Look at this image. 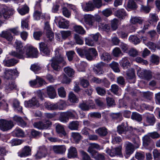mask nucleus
Here are the masks:
<instances>
[{"label":"nucleus","mask_w":160,"mask_h":160,"mask_svg":"<svg viewBox=\"0 0 160 160\" xmlns=\"http://www.w3.org/2000/svg\"><path fill=\"white\" fill-rule=\"evenodd\" d=\"M134 151V148L131 143H128L126 144L125 153L124 156L126 158H128Z\"/></svg>","instance_id":"25"},{"label":"nucleus","mask_w":160,"mask_h":160,"mask_svg":"<svg viewBox=\"0 0 160 160\" xmlns=\"http://www.w3.org/2000/svg\"><path fill=\"white\" fill-rule=\"evenodd\" d=\"M77 52L81 57L86 58L88 60H92L94 57L97 55L96 50L93 48H89L88 49L85 48H77Z\"/></svg>","instance_id":"2"},{"label":"nucleus","mask_w":160,"mask_h":160,"mask_svg":"<svg viewBox=\"0 0 160 160\" xmlns=\"http://www.w3.org/2000/svg\"><path fill=\"white\" fill-rule=\"evenodd\" d=\"M47 154V150L44 146H40L38 148L37 152L35 155V158L37 159H41L46 157Z\"/></svg>","instance_id":"14"},{"label":"nucleus","mask_w":160,"mask_h":160,"mask_svg":"<svg viewBox=\"0 0 160 160\" xmlns=\"http://www.w3.org/2000/svg\"><path fill=\"white\" fill-rule=\"evenodd\" d=\"M156 121L155 118L152 114L147 113L146 115V122L148 125L153 126Z\"/></svg>","instance_id":"23"},{"label":"nucleus","mask_w":160,"mask_h":160,"mask_svg":"<svg viewBox=\"0 0 160 160\" xmlns=\"http://www.w3.org/2000/svg\"><path fill=\"white\" fill-rule=\"evenodd\" d=\"M81 156L82 160H90V157L88 153L83 151H81Z\"/></svg>","instance_id":"64"},{"label":"nucleus","mask_w":160,"mask_h":160,"mask_svg":"<svg viewBox=\"0 0 160 160\" xmlns=\"http://www.w3.org/2000/svg\"><path fill=\"white\" fill-rule=\"evenodd\" d=\"M114 14L115 16L121 19H124L128 16V14L123 8L117 10Z\"/></svg>","instance_id":"21"},{"label":"nucleus","mask_w":160,"mask_h":160,"mask_svg":"<svg viewBox=\"0 0 160 160\" xmlns=\"http://www.w3.org/2000/svg\"><path fill=\"white\" fill-rule=\"evenodd\" d=\"M12 105L15 111L20 112H22V107L20 105L19 102L18 100L14 99L13 101Z\"/></svg>","instance_id":"35"},{"label":"nucleus","mask_w":160,"mask_h":160,"mask_svg":"<svg viewBox=\"0 0 160 160\" xmlns=\"http://www.w3.org/2000/svg\"><path fill=\"white\" fill-rule=\"evenodd\" d=\"M30 86L34 88L41 87L46 83L45 81L40 77L36 76L35 79L30 80L29 82Z\"/></svg>","instance_id":"5"},{"label":"nucleus","mask_w":160,"mask_h":160,"mask_svg":"<svg viewBox=\"0 0 160 160\" xmlns=\"http://www.w3.org/2000/svg\"><path fill=\"white\" fill-rule=\"evenodd\" d=\"M65 73L69 77H72L74 73V71L73 69L69 67H67L64 68Z\"/></svg>","instance_id":"45"},{"label":"nucleus","mask_w":160,"mask_h":160,"mask_svg":"<svg viewBox=\"0 0 160 160\" xmlns=\"http://www.w3.org/2000/svg\"><path fill=\"white\" fill-rule=\"evenodd\" d=\"M47 92L48 97L50 98L53 99L56 97V92L53 86L50 85L47 87Z\"/></svg>","instance_id":"24"},{"label":"nucleus","mask_w":160,"mask_h":160,"mask_svg":"<svg viewBox=\"0 0 160 160\" xmlns=\"http://www.w3.org/2000/svg\"><path fill=\"white\" fill-rule=\"evenodd\" d=\"M79 107L83 111H88L90 108H94L93 102L92 100H89L85 102H83L79 104Z\"/></svg>","instance_id":"15"},{"label":"nucleus","mask_w":160,"mask_h":160,"mask_svg":"<svg viewBox=\"0 0 160 160\" xmlns=\"http://www.w3.org/2000/svg\"><path fill=\"white\" fill-rule=\"evenodd\" d=\"M121 65L124 69L127 68L130 66V62L126 57H124L120 61Z\"/></svg>","instance_id":"32"},{"label":"nucleus","mask_w":160,"mask_h":160,"mask_svg":"<svg viewBox=\"0 0 160 160\" xmlns=\"http://www.w3.org/2000/svg\"><path fill=\"white\" fill-rule=\"evenodd\" d=\"M29 8L27 6H24L21 8L18 9V12L22 15H23L28 12Z\"/></svg>","instance_id":"50"},{"label":"nucleus","mask_w":160,"mask_h":160,"mask_svg":"<svg viewBox=\"0 0 160 160\" xmlns=\"http://www.w3.org/2000/svg\"><path fill=\"white\" fill-rule=\"evenodd\" d=\"M18 62L17 60L14 58L3 61V64L4 66L6 67H12L14 66Z\"/></svg>","instance_id":"28"},{"label":"nucleus","mask_w":160,"mask_h":160,"mask_svg":"<svg viewBox=\"0 0 160 160\" xmlns=\"http://www.w3.org/2000/svg\"><path fill=\"white\" fill-rule=\"evenodd\" d=\"M92 2L94 8H99L102 5V0H93Z\"/></svg>","instance_id":"54"},{"label":"nucleus","mask_w":160,"mask_h":160,"mask_svg":"<svg viewBox=\"0 0 160 160\" xmlns=\"http://www.w3.org/2000/svg\"><path fill=\"white\" fill-rule=\"evenodd\" d=\"M14 126L13 122L11 121L0 120V128L3 131H7L11 129Z\"/></svg>","instance_id":"8"},{"label":"nucleus","mask_w":160,"mask_h":160,"mask_svg":"<svg viewBox=\"0 0 160 160\" xmlns=\"http://www.w3.org/2000/svg\"><path fill=\"white\" fill-rule=\"evenodd\" d=\"M100 58L102 60L107 62H109L112 59L110 54L106 52L102 53L101 55Z\"/></svg>","instance_id":"37"},{"label":"nucleus","mask_w":160,"mask_h":160,"mask_svg":"<svg viewBox=\"0 0 160 160\" xmlns=\"http://www.w3.org/2000/svg\"><path fill=\"white\" fill-rule=\"evenodd\" d=\"M95 132L101 137L105 136L108 133L107 129L104 127L99 128L96 130Z\"/></svg>","instance_id":"39"},{"label":"nucleus","mask_w":160,"mask_h":160,"mask_svg":"<svg viewBox=\"0 0 160 160\" xmlns=\"http://www.w3.org/2000/svg\"><path fill=\"white\" fill-rule=\"evenodd\" d=\"M68 157L69 158H75L76 157L77 152L76 149L73 147H71L68 149Z\"/></svg>","instance_id":"30"},{"label":"nucleus","mask_w":160,"mask_h":160,"mask_svg":"<svg viewBox=\"0 0 160 160\" xmlns=\"http://www.w3.org/2000/svg\"><path fill=\"white\" fill-rule=\"evenodd\" d=\"M85 44L89 46H93L94 44V41L90 37L86 38L85 40Z\"/></svg>","instance_id":"59"},{"label":"nucleus","mask_w":160,"mask_h":160,"mask_svg":"<svg viewBox=\"0 0 160 160\" xmlns=\"http://www.w3.org/2000/svg\"><path fill=\"white\" fill-rule=\"evenodd\" d=\"M2 12L4 18L8 19L12 16L14 12V10L12 8L8 9L7 7H4L2 8Z\"/></svg>","instance_id":"12"},{"label":"nucleus","mask_w":160,"mask_h":160,"mask_svg":"<svg viewBox=\"0 0 160 160\" xmlns=\"http://www.w3.org/2000/svg\"><path fill=\"white\" fill-rule=\"evenodd\" d=\"M122 148V147L121 146L115 148H112L111 149L107 148L105 151L111 157H114L121 154Z\"/></svg>","instance_id":"9"},{"label":"nucleus","mask_w":160,"mask_h":160,"mask_svg":"<svg viewBox=\"0 0 160 160\" xmlns=\"http://www.w3.org/2000/svg\"><path fill=\"white\" fill-rule=\"evenodd\" d=\"M126 9H134L137 8V6L133 0H128L126 2Z\"/></svg>","instance_id":"29"},{"label":"nucleus","mask_w":160,"mask_h":160,"mask_svg":"<svg viewBox=\"0 0 160 160\" xmlns=\"http://www.w3.org/2000/svg\"><path fill=\"white\" fill-rule=\"evenodd\" d=\"M63 52V48L62 47L56 49L55 51V56L51 60L52 62L51 66L56 71H59L60 70L59 64L62 63L63 65H66V63L64 60Z\"/></svg>","instance_id":"1"},{"label":"nucleus","mask_w":160,"mask_h":160,"mask_svg":"<svg viewBox=\"0 0 160 160\" xmlns=\"http://www.w3.org/2000/svg\"><path fill=\"white\" fill-rule=\"evenodd\" d=\"M69 118L77 119L78 117L76 112L73 110H70L66 112Z\"/></svg>","instance_id":"36"},{"label":"nucleus","mask_w":160,"mask_h":160,"mask_svg":"<svg viewBox=\"0 0 160 160\" xmlns=\"http://www.w3.org/2000/svg\"><path fill=\"white\" fill-rule=\"evenodd\" d=\"M143 144L145 146L149 145L151 143V140L148 136H145L143 138Z\"/></svg>","instance_id":"58"},{"label":"nucleus","mask_w":160,"mask_h":160,"mask_svg":"<svg viewBox=\"0 0 160 160\" xmlns=\"http://www.w3.org/2000/svg\"><path fill=\"white\" fill-rule=\"evenodd\" d=\"M58 95L60 97L64 98L66 97V92L63 87H61L58 88Z\"/></svg>","instance_id":"55"},{"label":"nucleus","mask_w":160,"mask_h":160,"mask_svg":"<svg viewBox=\"0 0 160 160\" xmlns=\"http://www.w3.org/2000/svg\"><path fill=\"white\" fill-rule=\"evenodd\" d=\"M79 124L78 121H73L69 123L68 127L72 130H77L78 128Z\"/></svg>","instance_id":"38"},{"label":"nucleus","mask_w":160,"mask_h":160,"mask_svg":"<svg viewBox=\"0 0 160 160\" xmlns=\"http://www.w3.org/2000/svg\"><path fill=\"white\" fill-rule=\"evenodd\" d=\"M71 136L73 139L76 143H78L81 139V136L78 132H72Z\"/></svg>","instance_id":"42"},{"label":"nucleus","mask_w":160,"mask_h":160,"mask_svg":"<svg viewBox=\"0 0 160 160\" xmlns=\"http://www.w3.org/2000/svg\"><path fill=\"white\" fill-rule=\"evenodd\" d=\"M80 85L84 88H87L89 85L88 81L83 78H80Z\"/></svg>","instance_id":"47"},{"label":"nucleus","mask_w":160,"mask_h":160,"mask_svg":"<svg viewBox=\"0 0 160 160\" xmlns=\"http://www.w3.org/2000/svg\"><path fill=\"white\" fill-rule=\"evenodd\" d=\"M58 24L60 28H67L69 26V22L68 21H59L58 22Z\"/></svg>","instance_id":"53"},{"label":"nucleus","mask_w":160,"mask_h":160,"mask_svg":"<svg viewBox=\"0 0 160 160\" xmlns=\"http://www.w3.org/2000/svg\"><path fill=\"white\" fill-rule=\"evenodd\" d=\"M53 149L54 152L57 154H62L66 151V148L64 145L54 146Z\"/></svg>","instance_id":"27"},{"label":"nucleus","mask_w":160,"mask_h":160,"mask_svg":"<svg viewBox=\"0 0 160 160\" xmlns=\"http://www.w3.org/2000/svg\"><path fill=\"white\" fill-rule=\"evenodd\" d=\"M31 70L34 72L35 73H37L41 69V67L37 63H35L31 65Z\"/></svg>","instance_id":"48"},{"label":"nucleus","mask_w":160,"mask_h":160,"mask_svg":"<svg viewBox=\"0 0 160 160\" xmlns=\"http://www.w3.org/2000/svg\"><path fill=\"white\" fill-rule=\"evenodd\" d=\"M102 13L105 16L108 17L112 14V11L111 8H106L102 11Z\"/></svg>","instance_id":"60"},{"label":"nucleus","mask_w":160,"mask_h":160,"mask_svg":"<svg viewBox=\"0 0 160 160\" xmlns=\"http://www.w3.org/2000/svg\"><path fill=\"white\" fill-rule=\"evenodd\" d=\"M151 61L152 63L157 65L159 62V58L157 55H153L151 56Z\"/></svg>","instance_id":"63"},{"label":"nucleus","mask_w":160,"mask_h":160,"mask_svg":"<svg viewBox=\"0 0 160 160\" xmlns=\"http://www.w3.org/2000/svg\"><path fill=\"white\" fill-rule=\"evenodd\" d=\"M99 150L101 149L100 146L96 143H91L89 144L88 152L91 154L92 157H94L95 154L97 153V151L95 150Z\"/></svg>","instance_id":"13"},{"label":"nucleus","mask_w":160,"mask_h":160,"mask_svg":"<svg viewBox=\"0 0 160 160\" xmlns=\"http://www.w3.org/2000/svg\"><path fill=\"white\" fill-rule=\"evenodd\" d=\"M81 5L83 10L85 12L92 11L95 9L92 2L91 1L81 3Z\"/></svg>","instance_id":"16"},{"label":"nucleus","mask_w":160,"mask_h":160,"mask_svg":"<svg viewBox=\"0 0 160 160\" xmlns=\"http://www.w3.org/2000/svg\"><path fill=\"white\" fill-rule=\"evenodd\" d=\"M67 6L68 8L73 10L75 13L76 18L78 19H80V18H79V17H81L82 15L79 13L78 11V9L76 6L71 4H68Z\"/></svg>","instance_id":"31"},{"label":"nucleus","mask_w":160,"mask_h":160,"mask_svg":"<svg viewBox=\"0 0 160 160\" xmlns=\"http://www.w3.org/2000/svg\"><path fill=\"white\" fill-rule=\"evenodd\" d=\"M75 54V52L72 51H70L67 52H66V55L68 60L70 61H72Z\"/></svg>","instance_id":"61"},{"label":"nucleus","mask_w":160,"mask_h":160,"mask_svg":"<svg viewBox=\"0 0 160 160\" xmlns=\"http://www.w3.org/2000/svg\"><path fill=\"white\" fill-rule=\"evenodd\" d=\"M17 70L5 69L4 70V77L7 80L11 79L13 75L17 72Z\"/></svg>","instance_id":"26"},{"label":"nucleus","mask_w":160,"mask_h":160,"mask_svg":"<svg viewBox=\"0 0 160 160\" xmlns=\"http://www.w3.org/2000/svg\"><path fill=\"white\" fill-rule=\"evenodd\" d=\"M74 29L76 32L81 34H84L85 33V30L81 26H75L74 27Z\"/></svg>","instance_id":"56"},{"label":"nucleus","mask_w":160,"mask_h":160,"mask_svg":"<svg viewBox=\"0 0 160 160\" xmlns=\"http://www.w3.org/2000/svg\"><path fill=\"white\" fill-rule=\"evenodd\" d=\"M18 154V156L21 158L27 157L31 154V149L29 146H25Z\"/></svg>","instance_id":"17"},{"label":"nucleus","mask_w":160,"mask_h":160,"mask_svg":"<svg viewBox=\"0 0 160 160\" xmlns=\"http://www.w3.org/2000/svg\"><path fill=\"white\" fill-rule=\"evenodd\" d=\"M111 68L113 69L115 72H119L120 70L118 68V63L115 62H112L110 64Z\"/></svg>","instance_id":"51"},{"label":"nucleus","mask_w":160,"mask_h":160,"mask_svg":"<svg viewBox=\"0 0 160 160\" xmlns=\"http://www.w3.org/2000/svg\"><path fill=\"white\" fill-rule=\"evenodd\" d=\"M44 106L45 108L49 110H56L57 106L56 103H52L50 102H45Z\"/></svg>","instance_id":"33"},{"label":"nucleus","mask_w":160,"mask_h":160,"mask_svg":"<svg viewBox=\"0 0 160 160\" xmlns=\"http://www.w3.org/2000/svg\"><path fill=\"white\" fill-rule=\"evenodd\" d=\"M24 105L26 107L32 108H38L40 105L38 99L36 96L32 97L31 99L28 101H25Z\"/></svg>","instance_id":"6"},{"label":"nucleus","mask_w":160,"mask_h":160,"mask_svg":"<svg viewBox=\"0 0 160 160\" xmlns=\"http://www.w3.org/2000/svg\"><path fill=\"white\" fill-rule=\"evenodd\" d=\"M68 99L70 102L73 103L78 102V99L75 95L72 92H70L68 96Z\"/></svg>","instance_id":"44"},{"label":"nucleus","mask_w":160,"mask_h":160,"mask_svg":"<svg viewBox=\"0 0 160 160\" xmlns=\"http://www.w3.org/2000/svg\"><path fill=\"white\" fill-rule=\"evenodd\" d=\"M69 118L67 112H64L61 113L59 120L62 122L66 123L68 121Z\"/></svg>","instance_id":"41"},{"label":"nucleus","mask_w":160,"mask_h":160,"mask_svg":"<svg viewBox=\"0 0 160 160\" xmlns=\"http://www.w3.org/2000/svg\"><path fill=\"white\" fill-rule=\"evenodd\" d=\"M131 118L132 119L135 120L138 122H140L142 120V116L136 112L132 113L131 116Z\"/></svg>","instance_id":"43"},{"label":"nucleus","mask_w":160,"mask_h":160,"mask_svg":"<svg viewBox=\"0 0 160 160\" xmlns=\"http://www.w3.org/2000/svg\"><path fill=\"white\" fill-rule=\"evenodd\" d=\"M112 53L114 57H117L122 54V52L120 48L116 47L113 50Z\"/></svg>","instance_id":"52"},{"label":"nucleus","mask_w":160,"mask_h":160,"mask_svg":"<svg viewBox=\"0 0 160 160\" xmlns=\"http://www.w3.org/2000/svg\"><path fill=\"white\" fill-rule=\"evenodd\" d=\"M137 75L140 78L146 80H149L152 77L150 71L140 68H139L137 70Z\"/></svg>","instance_id":"7"},{"label":"nucleus","mask_w":160,"mask_h":160,"mask_svg":"<svg viewBox=\"0 0 160 160\" xmlns=\"http://www.w3.org/2000/svg\"><path fill=\"white\" fill-rule=\"evenodd\" d=\"M34 19L39 20L41 19L48 20L50 19V17L48 14H42L41 11L37 10L34 11L33 14Z\"/></svg>","instance_id":"10"},{"label":"nucleus","mask_w":160,"mask_h":160,"mask_svg":"<svg viewBox=\"0 0 160 160\" xmlns=\"http://www.w3.org/2000/svg\"><path fill=\"white\" fill-rule=\"evenodd\" d=\"M52 125V122L49 120H47L45 122H42V129H48V128L51 127Z\"/></svg>","instance_id":"57"},{"label":"nucleus","mask_w":160,"mask_h":160,"mask_svg":"<svg viewBox=\"0 0 160 160\" xmlns=\"http://www.w3.org/2000/svg\"><path fill=\"white\" fill-rule=\"evenodd\" d=\"M14 45L16 49V52H12V55L20 59L24 58L25 49L24 47H23L21 42L16 40Z\"/></svg>","instance_id":"3"},{"label":"nucleus","mask_w":160,"mask_h":160,"mask_svg":"<svg viewBox=\"0 0 160 160\" xmlns=\"http://www.w3.org/2000/svg\"><path fill=\"white\" fill-rule=\"evenodd\" d=\"M39 48L41 52L43 55L48 56L50 55V51L47 46V45L45 43L41 42L39 44Z\"/></svg>","instance_id":"18"},{"label":"nucleus","mask_w":160,"mask_h":160,"mask_svg":"<svg viewBox=\"0 0 160 160\" xmlns=\"http://www.w3.org/2000/svg\"><path fill=\"white\" fill-rule=\"evenodd\" d=\"M74 37L77 44L79 45H82L83 44L84 42L82 38L80 35L77 34H75Z\"/></svg>","instance_id":"46"},{"label":"nucleus","mask_w":160,"mask_h":160,"mask_svg":"<svg viewBox=\"0 0 160 160\" xmlns=\"http://www.w3.org/2000/svg\"><path fill=\"white\" fill-rule=\"evenodd\" d=\"M96 90L97 93L101 96H104L106 93V91L104 89L100 87H97L96 88Z\"/></svg>","instance_id":"62"},{"label":"nucleus","mask_w":160,"mask_h":160,"mask_svg":"<svg viewBox=\"0 0 160 160\" xmlns=\"http://www.w3.org/2000/svg\"><path fill=\"white\" fill-rule=\"evenodd\" d=\"M128 130V128L127 122H122L117 127V131L119 134H126Z\"/></svg>","instance_id":"19"},{"label":"nucleus","mask_w":160,"mask_h":160,"mask_svg":"<svg viewBox=\"0 0 160 160\" xmlns=\"http://www.w3.org/2000/svg\"><path fill=\"white\" fill-rule=\"evenodd\" d=\"M56 130L58 133L59 134L61 137L67 138L68 135L65 130L64 126L60 124H57L56 126Z\"/></svg>","instance_id":"11"},{"label":"nucleus","mask_w":160,"mask_h":160,"mask_svg":"<svg viewBox=\"0 0 160 160\" xmlns=\"http://www.w3.org/2000/svg\"><path fill=\"white\" fill-rule=\"evenodd\" d=\"M13 134L14 136L20 137L24 136V132L20 128H16L13 132Z\"/></svg>","instance_id":"40"},{"label":"nucleus","mask_w":160,"mask_h":160,"mask_svg":"<svg viewBox=\"0 0 160 160\" xmlns=\"http://www.w3.org/2000/svg\"><path fill=\"white\" fill-rule=\"evenodd\" d=\"M129 41L135 44H137L140 42L139 38L135 36H131L129 38Z\"/></svg>","instance_id":"49"},{"label":"nucleus","mask_w":160,"mask_h":160,"mask_svg":"<svg viewBox=\"0 0 160 160\" xmlns=\"http://www.w3.org/2000/svg\"><path fill=\"white\" fill-rule=\"evenodd\" d=\"M15 85L14 81L12 79L7 80L6 82L5 86V88L6 92H8L16 88Z\"/></svg>","instance_id":"20"},{"label":"nucleus","mask_w":160,"mask_h":160,"mask_svg":"<svg viewBox=\"0 0 160 160\" xmlns=\"http://www.w3.org/2000/svg\"><path fill=\"white\" fill-rule=\"evenodd\" d=\"M25 50L24 58L30 57L37 58L38 56V51L31 45H27L24 47Z\"/></svg>","instance_id":"4"},{"label":"nucleus","mask_w":160,"mask_h":160,"mask_svg":"<svg viewBox=\"0 0 160 160\" xmlns=\"http://www.w3.org/2000/svg\"><path fill=\"white\" fill-rule=\"evenodd\" d=\"M144 44L152 52H155L156 49L160 50V42H158L157 44H155L151 42H145Z\"/></svg>","instance_id":"22"},{"label":"nucleus","mask_w":160,"mask_h":160,"mask_svg":"<svg viewBox=\"0 0 160 160\" xmlns=\"http://www.w3.org/2000/svg\"><path fill=\"white\" fill-rule=\"evenodd\" d=\"M1 37L5 38L7 41H11L13 39L11 33L8 31H3L1 34Z\"/></svg>","instance_id":"34"}]
</instances>
